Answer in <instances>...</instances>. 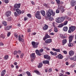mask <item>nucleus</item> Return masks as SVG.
Listing matches in <instances>:
<instances>
[{"instance_id":"nucleus-37","label":"nucleus","mask_w":76,"mask_h":76,"mask_svg":"<svg viewBox=\"0 0 76 76\" xmlns=\"http://www.w3.org/2000/svg\"><path fill=\"white\" fill-rule=\"evenodd\" d=\"M54 31L55 32H57L58 30H57V27H55V28H54Z\"/></svg>"},{"instance_id":"nucleus-58","label":"nucleus","mask_w":76,"mask_h":76,"mask_svg":"<svg viewBox=\"0 0 76 76\" xmlns=\"http://www.w3.org/2000/svg\"><path fill=\"white\" fill-rule=\"evenodd\" d=\"M52 50L53 51H56L57 49H55V48H53Z\"/></svg>"},{"instance_id":"nucleus-34","label":"nucleus","mask_w":76,"mask_h":76,"mask_svg":"<svg viewBox=\"0 0 76 76\" xmlns=\"http://www.w3.org/2000/svg\"><path fill=\"white\" fill-rule=\"evenodd\" d=\"M61 13H63V12H64V8H61Z\"/></svg>"},{"instance_id":"nucleus-44","label":"nucleus","mask_w":76,"mask_h":76,"mask_svg":"<svg viewBox=\"0 0 76 76\" xmlns=\"http://www.w3.org/2000/svg\"><path fill=\"white\" fill-rule=\"evenodd\" d=\"M63 53H64V54H67V51H66V50H64L63 51Z\"/></svg>"},{"instance_id":"nucleus-45","label":"nucleus","mask_w":76,"mask_h":76,"mask_svg":"<svg viewBox=\"0 0 76 76\" xmlns=\"http://www.w3.org/2000/svg\"><path fill=\"white\" fill-rule=\"evenodd\" d=\"M23 56H24V54H23V53H22L20 56V57L21 58H22V57H23Z\"/></svg>"},{"instance_id":"nucleus-54","label":"nucleus","mask_w":76,"mask_h":76,"mask_svg":"<svg viewBox=\"0 0 76 76\" xmlns=\"http://www.w3.org/2000/svg\"><path fill=\"white\" fill-rule=\"evenodd\" d=\"M14 36L16 37V38H18V34H14Z\"/></svg>"},{"instance_id":"nucleus-3","label":"nucleus","mask_w":76,"mask_h":76,"mask_svg":"<svg viewBox=\"0 0 76 76\" xmlns=\"http://www.w3.org/2000/svg\"><path fill=\"white\" fill-rule=\"evenodd\" d=\"M76 30V27L74 26H72L69 27V29L68 31V33H71L75 31Z\"/></svg>"},{"instance_id":"nucleus-10","label":"nucleus","mask_w":76,"mask_h":76,"mask_svg":"<svg viewBox=\"0 0 76 76\" xmlns=\"http://www.w3.org/2000/svg\"><path fill=\"white\" fill-rule=\"evenodd\" d=\"M51 38V37L48 34H46L45 35V37L43 38V40L44 41H45L46 39H47V38Z\"/></svg>"},{"instance_id":"nucleus-43","label":"nucleus","mask_w":76,"mask_h":76,"mask_svg":"<svg viewBox=\"0 0 76 76\" xmlns=\"http://www.w3.org/2000/svg\"><path fill=\"white\" fill-rule=\"evenodd\" d=\"M49 20H51V21L53 20H54V19H53V17H50L49 18Z\"/></svg>"},{"instance_id":"nucleus-1","label":"nucleus","mask_w":76,"mask_h":76,"mask_svg":"<svg viewBox=\"0 0 76 76\" xmlns=\"http://www.w3.org/2000/svg\"><path fill=\"white\" fill-rule=\"evenodd\" d=\"M46 15L48 18L51 16V15H52V16H55V13L53 12V11L51 9H49L48 10L46 11Z\"/></svg>"},{"instance_id":"nucleus-42","label":"nucleus","mask_w":76,"mask_h":76,"mask_svg":"<svg viewBox=\"0 0 76 76\" xmlns=\"http://www.w3.org/2000/svg\"><path fill=\"white\" fill-rule=\"evenodd\" d=\"M56 13H60V10H56Z\"/></svg>"},{"instance_id":"nucleus-13","label":"nucleus","mask_w":76,"mask_h":76,"mask_svg":"<svg viewBox=\"0 0 76 76\" xmlns=\"http://www.w3.org/2000/svg\"><path fill=\"white\" fill-rule=\"evenodd\" d=\"M75 52L73 50H70L69 52V54L70 56H72L73 55H74Z\"/></svg>"},{"instance_id":"nucleus-30","label":"nucleus","mask_w":76,"mask_h":76,"mask_svg":"<svg viewBox=\"0 0 76 76\" xmlns=\"http://www.w3.org/2000/svg\"><path fill=\"white\" fill-rule=\"evenodd\" d=\"M42 66V63L41 62L39 64V65H38V67L39 68H40V67H41Z\"/></svg>"},{"instance_id":"nucleus-57","label":"nucleus","mask_w":76,"mask_h":76,"mask_svg":"<svg viewBox=\"0 0 76 76\" xmlns=\"http://www.w3.org/2000/svg\"><path fill=\"white\" fill-rule=\"evenodd\" d=\"M18 53L19 54H21V51L20 50H18Z\"/></svg>"},{"instance_id":"nucleus-62","label":"nucleus","mask_w":76,"mask_h":76,"mask_svg":"<svg viewBox=\"0 0 76 76\" xmlns=\"http://www.w3.org/2000/svg\"><path fill=\"white\" fill-rule=\"evenodd\" d=\"M24 13V10H22V11H21L20 14L21 13Z\"/></svg>"},{"instance_id":"nucleus-40","label":"nucleus","mask_w":76,"mask_h":76,"mask_svg":"<svg viewBox=\"0 0 76 76\" xmlns=\"http://www.w3.org/2000/svg\"><path fill=\"white\" fill-rule=\"evenodd\" d=\"M4 1L5 3H8L9 1L8 0H4Z\"/></svg>"},{"instance_id":"nucleus-61","label":"nucleus","mask_w":76,"mask_h":76,"mask_svg":"<svg viewBox=\"0 0 76 76\" xmlns=\"http://www.w3.org/2000/svg\"><path fill=\"white\" fill-rule=\"evenodd\" d=\"M28 32H31V29H28Z\"/></svg>"},{"instance_id":"nucleus-31","label":"nucleus","mask_w":76,"mask_h":76,"mask_svg":"<svg viewBox=\"0 0 76 76\" xmlns=\"http://www.w3.org/2000/svg\"><path fill=\"white\" fill-rule=\"evenodd\" d=\"M2 23L3 25H4V26H6V25H7V23L5 21H3L2 22Z\"/></svg>"},{"instance_id":"nucleus-38","label":"nucleus","mask_w":76,"mask_h":76,"mask_svg":"<svg viewBox=\"0 0 76 76\" xmlns=\"http://www.w3.org/2000/svg\"><path fill=\"white\" fill-rule=\"evenodd\" d=\"M43 51H44V49H41L39 50V52L40 53H42Z\"/></svg>"},{"instance_id":"nucleus-27","label":"nucleus","mask_w":76,"mask_h":76,"mask_svg":"<svg viewBox=\"0 0 76 76\" xmlns=\"http://www.w3.org/2000/svg\"><path fill=\"white\" fill-rule=\"evenodd\" d=\"M35 73H36L37 75H41V73L39 72V71L37 70L34 71Z\"/></svg>"},{"instance_id":"nucleus-36","label":"nucleus","mask_w":76,"mask_h":76,"mask_svg":"<svg viewBox=\"0 0 76 76\" xmlns=\"http://www.w3.org/2000/svg\"><path fill=\"white\" fill-rule=\"evenodd\" d=\"M67 23H68V21H65L64 23V25H66L67 24Z\"/></svg>"},{"instance_id":"nucleus-59","label":"nucleus","mask_w":76,"mask_h":76,"mask_svg":"<svg viewBox=\"0 0 76 76\" xmlns=\"http://www.w3.org/2000/svg\"><path fill=\"white\" fill-rule=\"evenodd\" d=\"M69 59L70 60H74V59H73V57H71V58H69Z\"/></svg>"},{"instance_id":"nucleus-15","label":"nucleus","mask_w":76,"mask_h":76,"mask_svg":"<svg viewBox=\"0 0 76 76\" xmlns=\"http://www.w3.org/2000/svg\"><path fill=\"white\" fill-rule=\"evenodd\" d=\"M10 15H11V11H8L7 12L6 15L7 17H9Z\"/></svg>"},{"instance_id":"nucleus-12","label":"nucleus","mask_w":76,"mask_h":76,"mask_svg":"<svg viewBox=\"0 0 76 76\" xmlns=\"http://www.w3.org/2000/svg\"><path fill=\"white\" fill-rule=\"evenodd\" d=\"M76 4V2L73 0H72L71 2V6L73 7V6H75Z\"/></svg>"},{"instance_id":"nucleus-24","label":"nucleus","mask_w":76,"mask_h":76,"mask_svg":"<svg viewBox=\"0 0 76 76\" xmlns=\"http://www.w3.org/2000/svg\"><path fill=\"white\" fill-rule=\"evenodd\" d=\"M41 13L43 16H45V11H44L43 10H41Z\"/></svg>"},{"instance_id":"nucleus-46","label":"nucleus","mask_w":76,"mask_h":76,"mask_svg":"<svg viewBox=\"0 0 76 76\" xmlns=\"http://www.w3.org/2000/svg\"><path fill=\"white\" fill-rule=\"evenodd\" d=\"M74 61H76V56L73 57Z\"/></svg>"},{"instance_id":"nucleus-9","label":"nucleus","mask_w":76,"mask_h":76,"mask_svg":"<svg viewBox=\"0 0 76 76\" xmlns=\"http://www.w3.org/2000/svg\"><path fill=\"white\" fill-rule=\"evenodd\" d=\"M18 40L19 42H24V39L21 38V36L20 35H19L18 36Z\"/></svg>"},{"instance_id":"nucleus-28","label":"nucleus","mask_w":76,"mask_h":76,"mask_svg":"<svg viewBox=\"0 0 76 76\" xmlns=\"http://www.w3.org/2000/svg\"><path fill=\"white\" fill-rule=\"evenodd\" d=\"M12 28V26H10L9 27H7L5 28V29L6 30H9V29H10Z\"/></svg>"},{"instance_id":"nucleus-11","label":"nucleus","mask_w":76,"mask_h":76,"mask_svg":"<svg viewBox=\"0 0 76 76\" xmlns=\"http://www.w3.org/2000/svg\"><path fill=\"white\" fill-rule=\"evenodd\" d=\"M51 42H52L51 39H48L45 41V42L46 43V44H50V43H51Z\"/></svg>"},{"instance_id":"nucleus-41","label":"nucleus","mask_w":76,"mask_h":76,"mask_svg":"<svg viewBox=\"0 0 76 76\" xmlns=\"http://www.w3.org/2000/svg\"><path fill=\"white\" fill-rule=\"evenodd\" d=\"M17 53H18V52L17 51L15 50L14 52V54L15 55H16L17 54Z\"/></svg>"},{"instance_id":"nucleus-29","label":"nucleus","mask_w":76,"mask_h":76,"mask_svg":"<svg viewBox=\"0 0 76 76\" xmlns=\"http://www.w3.org/2000/svg\"><path fill=\"white\" fill-rule=\"evenodd\" d=\"M42 63L43 64H48L49 63V61H44Z\"/></svg>"},{"instance_id":"nucleus-50","label":"nucleus","mask_w":76,"mask_h":76,"mask_svg":"<svg viewBox=\"0 0 76 76\" xmlns=\"http://www.w3.org/2000/svg\"><path fill=\"white\" fill-rule=\"evenodd\" d=\"M14 15L15 16H17L18 15V14L17 13H16V12H14Z\"/></svg>"},{"instance_id":"nucleus-17","label":"nucleus","mask_w":76,"mask_h":76,"mask_svg":"<svg viewBox=\"0 0 76 76\" xmlns=\"http://www.w3.org/2000/svg\"><path fill=\"white\" fill-rule=\"evenodd\" d=\"M36 53L38 56H41V54L39 53V51L38 50H37L35 51Z\"/></svg>"},{"instance_id":"nucleus-18","label":"nucleus","mask_w":76,"mask_h":76,"mask_svg":"<svg viewBox=\"0 0 76 76\" xmlns=\"http://www.w3.org/2000/svg\"><path fill=\"white\" fill-rule=\"evenodd\" d=\"M16 12L19 15H20V13H21V11L18 8L15 10Z\"/></svg>"},{"instance_id":"nucleus-53","label":"nucleus","mask_w":76,"mask_h":76,"mask_svg":"<svg viewBox=\"0 0 76 76\" xmlns=\"http://www.w3.org/2000/svg\"><path fill=\"white\" fill-rule=\"evenodd\" d=\"M60 37L61 38H64V36L63 35L61 34L60 36Z\"/></svg>"},{"instance_id":"nucleus-19","label":"nucleus","mask_w":76,"mask_h":76,"mask_svg":"<svg viewBox=\"0 0 76 76\" xmlns=\"http://www.w3.org/2000/svg\"><path fill=\"white\" fill-rule=\"evenodd\" d=\"M52 56H57V52H55L54 53L52 51H50V52Z\"/></svg>"},{"instance_id":"nucleus-26","label":"nucleus","mask_w":76,"mask_h":76,"mask_svg":"<svg viewBox=\"0 0 76 76\" xmlns=\"http://www.w3.org/2000/svg\"><path fill=\"white\" fill-rule=\"evenodd\" d=\"M62 45H64L67 42V40L65 39L62 40Z\"/></svg>"},{"instance_id":"nucleus-49","label":"nucleus","mask_w":76,"mask_h":76,"mask_svg":"<svg viewBox=\"0 0 76 76\" xmlns=\"http://www.w3.org/2000/svg\"><path fill=\"white\" fill-rule=\"evenodd\" d=\"M56 51L57 53H58V52H60V49H56Z\"/></svg>"},{"instance_id":"nucleus-22","label":"nucleus","mask_w":76,"mask_h":76,"mask_svg":"<svg viewBox=\"0 0 76 76\" xmlns=\"http://www.w3.org/2000/svg\"><path fill=\"white\" fill-rule=\"evenodd\" d=\"M6 73V70H3L1 73V76H4V75H5V74Z\"/></svg>"},{"instance_id":"nucleus-2","label":"nucleus","mask_w":76,"mask_h":76,"mask_svg":"<svg viewBox=\"0 0 76 76\" xmlns=\"http://www.w3.org/2000/svg\"><path fill=\"white\" fill-rule=\"evenodd\" d=\"M74 36H70L69 37V43L68 44V45L69 47H73V44L72 43V40H73V37Z\"/></svg>"},{"instance_id":"nucleus-25","label":"nucleus","mask_w":76,"mask_h":76,"mask_svg":"<svg viewBox=\"0 0 76 76\" xmlns=\"http://www.w3.org/2000/svg\"><path fill=\"white\" fill-rule=\"evenodd\" d=\"M68 29V28L67 26L64 27L63 28V31L65 32H66Z\"/></svg>"},{"instance_id":"nucleus-56","label":"nucleus","mask_w":76,"mask_h":76,"mask_svg":"<svg viewBox=\"0 0 76 76\" xmlns=\"http://www.w3.org/2000/svg\"><path fill=\"white\" fill-rule=\"evenodd\" d=\"M1 37L3 39H4V38H5V37L4 35H3L2 36H1Z\"/></svg>"},{"instance_id":"nucleus-23","label":"nucleus","mask_w":76,"mask_h":76,"mask_svg":"<svg viewBox=\"0 0 76 76\" xmlns=\"http://www.w3.org/2000/svg\"><path fill=\"white\" fill-rule=\"evenodd\" d=\"M48 28V26L46 24H45V26L43 28V30H44L45 31L47 30Z\"/></svg>"},{"instance_id":"nucleus-47","label":"nucleus","mask_w":76,"mask_h":76,"mask_svg":"<svg viewBox=\"0 0 76 76\" xmlns=\"http://www.w3.org/2000/svg\"><path fill=\"white\" fill-rule=\"evenodd\" d=\"M24 20L25 21L28 20V17H25L24 18Z\"/></svg>"},{"instance_id":"nucleus-55","label":"nucleus","mask_w":76,"mask_h":76,"mask_svg":"<svg viewBox=\"0 0 76 76\" xmlns=\"http://www.w3.org/2000/svg\"><path fill=\"white\" fill-rule=\"evenodd\" d=\"M10 35V32H9L7 34V35L8 37H9Z\"/></svg>"},{"instance_id":"nucleus-6","label":"nucleus","mask_w":76,"mask_h":76,"mask_svg":"<svg viewBox=\"0 0 76 76\" xmlns=\"http://www.w3.org/2000/svg\"><path fill=\"white\" fill-rule=\"evenodd\" d=\"M35 53H32L30 55V58H31V61L32 62L34 61L35 58Z\"/></svg>"},{"instance_id":"nucleus-39","label":"nucleus","mask_w":76,"mask_h":76,"mask_svg":"<svg viewBox=\"0 0 76 76\" xmlns=\"http://www.w3.org/2000/svg\"><path fill=\"white\" fill-rule=\"evenodd\" d=\"M27 16L28 18H31V15L30 14H28L27 15Z\"/></svg>"},{"instance_id":"nucleus-33","label":"nucleus","mask_w":76,"mask_h":76,"mask_svg":"<svg viewBox=\"0 0 76 76\" xmlns=\"http://www.w3.org/2000/svg\"><path fill=\"white\" fill-rule=\"evenodd\" d=\"M56 1L57 2V3L58 4H60V1L59 0H56Z\"/></svg>"},{"instance_id":"nucleus-63","label":"nucleus","mask_w":76,"mask_h":76,"mask_svg":"<svg viewBox=\"0 0 76 76\" xmlns=\"http://www.w3.org/2000/svg\"><path fill=\"white\" fill-rule=\"evenodd\" d=\"M51 4H54L55 3L54 2H53V1H51Z\"/></svg>"},{"instance_id":"nucleus-14","label":"nucleus","mask_w":76,"mask_h":76,"mask_svg":"<svg viewBox=\"0 0 76 76\" xmlns=\"http://www.w3.org/2000/svg\"><path fill=\"white\" fill-rule=\"evenodd\" d=\"M44 57L45 58H47V59H51V57L48 55H45L44 56Z\"/></svg>"},{"instance_id":"nucleus-32","label":"nucleus","mask_w":76,"mask_h":76,"mask_svg":"<svg viewBox=\"0 0 76 76\" xmlns=\"http://www.w3.org/2000/svg\"><path fill=\"white\" fill-rule=\"evenodd\" d=\"M63 26H64L63 24H60L58 26V28H61V27H63Z\"/></svg>"},{"instance_id":"nucleus-4","label":"nucleus","mask_w":76,"mask_h":76,"mask_svg":"<svg viewBox=\"0 0 76 76\" xmlns=\"http://www.w3.org/2000/svg\"><path fill=\"white\" fill-rule=\"evenodd\" d=\"M31 44L33 48H36L38 47V45L39 44V43L37 42H35L33 41L31 42Z\"/></svg>"},{"instance_id":"nucleus-64","label":"nucleus","mask_w":76,"mask_h":76,"mask_svg":"<svg viewBox=\"0 0 76 76\" xmlns=\"http://www.w3.org/2000/svg\"><path fill=\"white\" fill-rule=\"evenodd\" d=\"M8 20H9L10 21V20H11V17H9L8 18Z\"/></svg>"},{"instance_id":"nucleus-60","label":"nucleus","mask_w":76,"mask_h":76,"mask_svg":"<svg viewBox=\"0 0 76 76\" xmlns=\"http://www.w3.org/2000/svg\"><path fill=\"white\" fill-rule=\"evenodd\" d=\"M52 71V69H49L48 70V72H51Z\"/></svg>"},{"instance_id":"nucleus-48","label":"nucleus","mask_w":76,"mask_h":76,"mask_svg":"<svg viewBox=\"0 0 76 76\" xmlns=\"http://www.w3.org/2000/svg\"><path fill=\"white\" fill-rule=\"evenodd\" d=\"M26 73L27 75H28V76L31 75V73L29 72H26Z\"/></svg>"},{"instance_id":"nucleus-51","label":"nucleus","mask_w":76,"mask_h":76,"mask_svg":"<svg viewBox=\"0 0 76 76\" xmlns=\"http://www.w3.org/2000/svg\"><path fill=\"white\" fill-rule=\"evenodd\" d=\"M50 35H54L55 34L54 33H51L50 34Z\"/></svg>"},{"instance_id":"nucleus-21","label":"nucleus","mask_w":76,"mask_h":76,"mask_svg":"<svg viewBox=\"0 0 76 76\" xmlns=\"http://www.w3.org/2000/svg\"><path fill=\"white\" fill-rule=\"evenodd\" d=\"M6 73V70H3L1 73V76H4V75H5V74Z\"/></svg>"},{"instance_id":"nucleus-7","label":"nucleus","mask_w":76,"mask_h":76,"mask_svg":"<svg viewBox=\"0 0 76 76\" xmlns=\"http://www.w3.org/2000/svg\"><path fill=\"white\" fill-rule=\"evenodd\" d=\"M60 18L61 20V22H63L64 20H65V19H67V17L66 16H63Z\"/></svg>"},{"instance_id":"nucleus-16","label":"nucleus","mask_w":76,"mask_h":76,"mask_svg":"<svg viewBox=\"0 0 76 76\" xmlns=\"http://www.w3.org/2000/svg\"><path fill=\"white\" fill-rule=\"evenodd\" d=\"M60 18H58L56 19V21L57 23H61Z\"/></svg>"},{"instance_id":"nucleus-52","label":"nucleus","mask_w":76,"mask_h":76,"mask_svg":"<svg viewBox=\"0 0 76 76\" xmlns=\"http://www.w3.org/2000/svg\"><path fill=\"white\" fill-rule=\"evenodd\" d=\"M59 76H64V75L61 73H60L59 74Z\"/></svg>"},{"instance_id":"nucleus-8","label":"nucleus","mask_w":76,"mask_h":76,"mask_svg":"<svg viewBox=\"0 0 76 76\" xmlns=\"http://www.w3.org/2000/svg\"><path fill=\"white\" fill-rule=\"evenodd\" d=\"M20 4L18 3V4H14V7L15 9L16 8H20Z\"/></svg>"},{"instance_id":"nucleus-5","label":"nucleus","mask_w":76,"mask_h":76,"mask_svg":"<svg viewBox=\"0 0 76 76\" xmlns=\"http://www.w3.org/2000/svg\"><path fill=\"white\" fill-rule=\"evenodd\" d=\"M35 16L36 18L38 19H41V16H40V11H37V12L35 13Z\"/></svg>"},{"instance_id":"nucleus-35","label":"nucleus","mask_w":76,"mask_h":76,"mask_svg":"<svg viewBox=\"0 0 76 76\" xmlns=\"http://www.w3.org/2000/svg\"><path fill=\"white\" fill-rule=\"evenodd\" d=\"M8 57H9V56H8V55H7L6 56H5L4 57V59H5V60H7Z\"/></svg>"},{"instance_id":"nucleus-20","label":"nucleus","mask_w":76,"mask_h":76,"mask_svg":"<svg viewBox=\"0 0 76 76\" xmlns=\"http://www.w3.org/2000/svg\"><path fill=\"white\" fill-rule=\"evenodd\" d=\"M63 58V56L61 55V54H60L58 55V58L59 59H62Z\"/></svg>"}]
</instances>
